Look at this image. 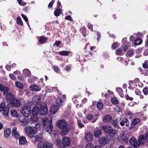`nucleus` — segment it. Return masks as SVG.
Returning a JSON list of instances; mask_svg holds the SVG:
<instances>
[{
    "label": "nucleus",
    "mask_w": 148,
    "mask_h": 148,
    "mask_svg": "<svg viewBox=\"0 0 148 148\" xmlns=\"http://www.w3.org/2000/svg\"><path fill=\"white\" fill-rule=\"evenodd\" d=\"M58 127L62 131L61 134L62 135H64L67 134L70 130V125H68L66 122L64 120H59L58 123Z\"/></svg>",
    "instance_id": "f257e3e1"
},
{
    "label": "nucleus",
    "mask_w": 148,
    "mask_h": 148,
    "mask_svg": "<svg viewBox=\"0 0 148 148\" xmlns=\"http://www.w3.org/2000/svg\"><path fill=\"white\" fill-rule=\"evenodd\" d=\"M48 109L46 106H35L32 109V114L37 115L39 113L40 115L45 116L47 114Z\"/></svg>",
    "instance_id": "f03ea898"
},
{
    "label": "nucleus",
    "mask_w": 148,
    "mask_h": 148,
    "mask_svg": "<svg viewBox=\"0 0 148 148\" xmlns=\"http://www.w3.org/2000/svg\"><path fill=\"white\" fill-rule=\"evenodd\" d=\"M25 130L27 134L31 138L34 137V135L36 133L35 128L28 125L25 127Z\"/></svg>",
    "instance_id": "7ed1b4c3"
},
{
    "label": "nucleus",
    "mask_w": 148,
    "mask_h": 148,
    "mask_svg": "<svg viewBox=\"0 0 148 148\" xmlns=\"http://www.w3.org/2000/svg\"><path fill=\"white\" fill-rule=\"evenodd\" d=\"M101 128L104 132L110 135L114 134L116 132V130L113 129L112 127L108 125L103 126Z\"/></svg>",
    "instance_id": "20e7f679"
},
{
    "label": "nucleus",
    "mask_w": 148,
    "mask_h": 148,
    "mask_svg": "<svg viewBox=\"0 0 148 148\" xmlns=\"http://www.w3.org/2000/svg\"><path fill=\"white\" fill-rule=\"evenodd\" d=\"M31 109L29 106H26L23 107L22 110V113L23 115L25 117H29L31 113Z\"/></svg>",
    "instance_id": "39448f33"
},
{
    "label": "nucleus",
    "mask_w": 148,
    "mask_h": 148,
    "mask_svg": "<svg viewBox=\"0 0 148 148\" xmlns=\"http://www.w3.org/2000/svg\"><path fill=\"white\" fill-rule=\"evenodd\" d=\"M110 141V137L109 136H105L101 138L99 140L100 145L102 146L108 143Z\"/></svg>",
    "instance_id": "423d86ee"
},
{
    "label": "nucleus",
    "mask_w": 148,
    "mask_h": 148,
    "mask_svg": "<svg viewBox=\"0 0 148 148\" xmlns=\"http://www.w3.org/2000/svg\"><path fill=\"white\" fill-rule=\"evenodd\" d=\"M129 143L134 148H137L139 147V144L134 137H132L129 140Z\"/></svg>",
    "instance_id": "0eeeda50"
},
{
    "label": "nucleus",
    "mask_w": 148,
    "mask_h": 148,
    "mask_svg": "<svg viewBox=\"0 0 148 148\" xmlns=\"http://www.w3.org/2000/svg\"><path fill=\"white\" fill-rule=\"evenodd\" d=\"M41 123H42V125L46 126L52 123V121L51 120H49V119L46 117H44L42 119Z\"/></svg>",
    "instance_id": "6e6552de"
},
{
    "label": "nucleus",
    "mask_w": 148,
    "mask_h": 148,
    "mask_svg": "<svg viewBox=\"0 0 148 148\" xmlns=\"http://www.w3.org/2000/svg\"><path fill=\"white\" fill-rule=\"evenodd\" d=\"M10 103L14 106L19 107L20 106V103L19 100L15 99H11L10 100Z\"/></svg>",
    "instance_id": "1a4fd4ad"
},
{
    "label": "nucleus",
    "mask_w": 148,
    "mask_h": 148,
    "mask_svg": "<svg viewBox=\"0 0 148 148\" xmlns=\"http://www.w3.org/2000/svg\"><path fill=\"white\" fill-rule=\"evenodd\" d=\"M70 143V140L69 138L66 137H63L62 143L65 147L69 145Z\"/></svg>",
    "instance_id": "9d476101"
},
{
    "label": "nucleus",
    "mask_w": 148,
    "mask_h": 148,
    "mask_svg": "<svg viewBox=\"0 0 148 148\" xmlns=\"http://www.w3.org/2000/svg\"><path fill=\"white\" fill-rule=\"evenodd\" d=\"M12 135L16 138H18L20 137V135L18 134V131L17 130L16 127H14L13 128L11 132Z\"/></svg>",
    "instance_id": "9b49d317"
},
{
    "label": "nucleus",
    "mask_w": 148,
    "mask_h": 148,
    "mask_svg": "<svg viewBox=\"0 0 148 148\" xmlns=\"http://www.w3.org/2000/svg\"><path fill=\"white\" fill-rule=\"evenodd\" d=\"M111 124L113 125L114 128L117 129L120 128L118 120L117 119H116L112 120L111 121Z\"/></svg>",
    "instance_id": "f8f14e48"
},
{
    "label": "nucleus",
    "mask_w": 148,
    "mask_h": 148,
    "mask_svg": "<svg viewBox=\"0 0 148 148\" xmlns=\"http://www.w3.org/2000/svg\"><path fill=\"white\" fill-rule=\"evenodd\" d=\"M93 136L92 134L90 133H88L85 136V140L86 142H91L92 140Z\"/></svg>",
    "instance_id": "ddd939ff"
},
{
    "label": "nucleus",
    "mask_w": 148,
    "mask_h": 148,
    "mask_svg": "<svg viewBox=\"0 0 148 148\" xmlns=\"http://www.w3.org/2000/svg\"><path fill=\"white\" fill-rule=\"evenodd\" d=\"M145 140V137L143 135H140L139 136L138 139V141L139 146L140 145L143 144Z\"/></svg>",
    "instance_id": "4468645a"
},
{
    "label": "nucleus",
    "mask_w": 148,
    "mask_h": 148,
    "mask_svg": "<svg viewBox=\"0 0 148 148\" xmlns=\"http://www.w3.org/2000/svg\"><path fill=\"white\" fill-rule=\"evenodd\" d=\"M40 99L41 97L39 95L34 96L32 99V101L34 103H38L40 102Z\"/></svg>",
    "instance_id": "2eb2a0df"
},
{
    "label": "nucleus",
    "mask_w": 148,
    "mask_h": 148,
    "mask_svg": "<svg viewBox=\"0 0 148 148\" xmlns=\"http://www.w3.org/2000/svg\"><path fill=\"white\" fill-rule=\"evenodd\" d=\"M58 107L56 104L52 105L50 108L51 112L52 114H55L57 111Z\"/></svg>",
    "instance_id": "dca6fc26"
},
{
    "label": "nucleus",
    "mask_w": 148,
    "mask_h": 148,
    "mask_svg": "<svg viewBox=\"0 0 148 148\" xmlns=\"http://www.w3.org/2000/svg\"><path fill=\"white\" fill-rule=\"evenodd\" d=\"M112 119V117L110 115H106L103 118V121L105 123L110 122Z\"/></svg>",
    "instance_id": "f3484780"
},
{
    "label": "nucleus",
    "mask_w": 148,
    "mask_h": 148,
    "mask_svg": "<svg viewBox=\"0 0 148 148\" xmlns=\"http://www.w3.org/2000/svg\"><path fill=\"white\" fill-rule=\"evenodd\" d=\"M94 134L96 137L99 138L101 135V132L99 129H95L94 131Z\"/></svg>",
    "instance_id": "a211bd4d"
},
{
    "label": "nucleus",
    "mask_w": 148,
    "mask_h": 148,
    "mask_svg": "<svg viewBox=\"0 0 148 148\" xmlns=\"http://www.w3.org/2000/svg\"><path fill=\"white\" fill-rule=\"evenodd\" d=\"M29 88L32 91H38L40 90V88L36 85H33L30 86Z\"/></svg>",
    "instance_id": "6ab92c4d"
},
{
    "label": "nucleus",
    "mask_w": 148,
    "mask_h": 148,
    "mask_svg": "<svg viewBox=\"0 0 148 148\" xmlns=\"http://www.w3.org/2000/svg\"><path fill=\"white\" fill-rule=\"evenodd\" d=\"M52 144L47 142H44L42 145V148H52Z\"/></svg>",
    "instance_id": "aec40b11"
},
{
    "label": "nucleus",
    "mask_w": 148,
    "mask_h": 148,
    "mask_svg": "<svg viewBox=\"0 0 148 148\" xmlns=\"http://www.w3.org/2000/svg\"><path fill=\"white\" fill-rule=\"evenodd\" d=\"M11 134V129L10 128H7L4 131V137L5 138H8Z\"/></svg>",
    "instance_id": "412c9836"
},
{
    "label": "nucleus",
    "mask_w": 148,
    "mask_h": 148,
    "mask_svg": "<svg viewBox=\"0 0 148 148\" xmlns=\"http://www.w3.org/2000/svg\"><path fill=\"white\" fill-rule=\"evenodd\" d=\"M53 128V126L52 125V124L50 123L49 125L46 126L45 127V130L46 131L48 132L49 133H50L51 131H52Z\"/></svg>",
    "instance_id": "4be33fe9"
},
{
    "label": "nucleus",
    "mask_w": 148,
    "mask_h": 148,
    "mask_svg": "<svg viewBox=\"0 0 148 148\" xmlns=\"http://www.w3.org/2000/svg\"><path fill=\"white\" fill-rule=\"evenodd\" d=\"M27 142L26 139L24 136L20 137L19 139V144L20 145H24Z\"/></svg>",
    "instance_id": "5701e85b"
},
{
    "label": "nucleus",
    "mask_w": 148,
    "mask_h": 148,
    "mask_svg": "<svg viewBox=\"0 0 148 148\" xmlns=\"http://www.w3.org/2000/svg\"><path fill=\"white\" fill-rule=\"evenodd\" d=\"M32 114L33 115L31 117V121L33 123L37 121L38 120V118L36 116L37 115Z\"/></svg>",
    "instance_id": "b1692460"
},
{
    "label": "nucleus",
    "mask_w": 148,
    "mask_h": 148,
    "mask_svg": "<svg viewBox=\"0 0 148 148\" xmlns=\"http://www.w3.org/2000/svg\"><path fill=\"white\" fill-rule=\"evenodd\" d=\"M42 133L40 132L35 136V138L37 141H40L42 138Z\"/></svg>",
    "instance_id": "393cba45"
},
{
    "label": "nucleus",
    "mask_w": 148,
    "mask_h": 148,
    "mask_svg": "<svg viewBox=\"0 0 148 148\" xmlns=\"http://www.w3.org/2000/svg\"><path fill=\"white\" fill-rule=\"evenodd\" d=\"M62 104V100L60 98H58L56 100V105L59 107Z\"/></svg>",
    "instance_id": "a878e982"
},
{
    "label": "nucleus",
    "mask_w": 148,
    "mask_h": 148,
    "mask_svg": "<svg viewBox=\"0 0 148 148\" xmlns=\"http://www.w3.org/2000/svg\"><path fill=\"white\" fill-rule=\"evenodd\" d=\"M47 40V38L44 36H40L39 38V42L41 44L46 43Z\"/></svg>",
    "instance_id": "bb28decb"
},
{
    "label": "nucleus",
    "mask_w": 148,
    "mask_h": 148,
    "mask_svg": "<svg viewBox=\"0 0 148 148\" xmlns=\"http://www.w3.org/2000/svg\"><path fill=\"white\" fill-rule=\"evenodd\" d=\"M120 137L122 140L124 141L125 142H126L128 141L127 136L124 134H121V135Z\"/></svg>",
    "instance_id": "cd10ccee"
},
{
    "label": "nucleus",
    "mask_w": 148,
    "mask_h": 148,
    "mask_svg": "<svg viewBox=\"0 0 148 148\" xmlns=\"http://www.w3.org/2000/svg\"><path fill=\"white\" fill-rule=\"evenodd\" d=\"M29 121V120L28 119L23 120L20 119V122L21 123V125L23 126H25L28 123Z\"/></svg>",
    "instance_id": "c85d7f7f"
},
{
    "label": "nucleus",
    "mask_w": 148,
    "mask_h": 148,
    "mask_svg": "<svg viewBox=\"0 0 148 148\" xmlns=\"http://www.w3.org/2000/svg\"><path fill=\"white\" fill-rule=\"evenodd\" d=\"M24 75L27 76H29L31 75L30 71L28 69H25L23 71Z\"/></svg>",
    "instance_id": "c756f323"
},
{
    "label": "nucleus",
    "mask_w": 148,
    "mask_h": 148,
    "mask_svg": "<svg viewBox=\"0 0 148 148\" xmlns=\"http://www.w3.org/2000/svg\"><path fill=\"white\" fill-rule=\"evenodd\" d=\"M116 92L119 93L121 97L123 96V94L122 93L123 90L121 88H117L116 89Z\"/></svg>",
    "instance_id": "7c9ffc66"
},
{
    "label": "nucleus",
    "mask_w": 148,
    "mask_h": 148,
    "mask_svg": "<svg viewBox=\"0 0 148 148\" xmlns=\"http://www.w3.org/2000/svg\"><path fill=\"white\" fill-rule=\"evenodd\" d=\"M16 86L18 88L22 89L23 88V85L21 82L17 81L15 83Z\"/></svg>",
    "instance_id": "2f4dec72"
},
{
    "label": "nucleus",
    "mask_w": 148,
    "mask_h": 148,
    "mask_svg": "<svg viewBox=\"0 0 148 148\" xmlns=\"http://www.w3.org/2000/svg\"><path fill=\"white\" fill-rule=\"evenodd\" d=\"M11 113L13 116L17 118L19 116L18 114L15 110H12L11 112Z\"/></svg>",
    "instance_id": "473e14b6"
},
{
    "label": "nucleus",
    "mask_w": 148,
    "mask_h": 148,
    "mask_svg": "<svg viewBox=\"0 0 148 148\" xmlns=\"http://www.w3.org/2000/svg\"><path fill=\"white\" fill-rule=\"evenodd\" d=\"M16 21L18 24L20 26H23V24L21 18L18 16L16 18Z\"/></svg>",
    "instance_id": "72a5a7b5"
},
{
    "label": "nucleus",
    "mask_w": 148,
    "mask_h": 148,
    "mask_svg": "<svg viewBox=\"0 0 148 148\" xmlns=\"http://www.w3.org/2000/svg\"><path fill=\"white\" fill-rule=\"evenodd\" d=\"M127 56L131 57L134 54V50L132 49H130L127 52Z\"/></svg>",
    "instance_id": "f704fd0d"
},
{
    "label": "nucleus",
    "mask_w": 148,
    "mask_h": 148,
    "mask_svg": "<svg viewBox=\"0 0 148 148\" xmlns=\"http://www.w3.org/2000/svg\"><path fill=\"white\" fill-rule=\"evenodd\" d=\"M61 13V9H56L54 12V14L56 16H59L60 14Z\"/></svg>",
    "instance_id": "c9c22d12"
},
{
    "label": "nucleus",
    "mask_w": 148,
    "mask_h": 148,
    "mask_svg": "<svg viewBox=\"0 0 148 148\" xmlns=\"http://www.w3.org/2000/svg\"><path fill=\"white\" fill-rule=\"evenodd\" d=\"M142 42V40L140 38H137L135 40L134 43L136 45H138L140 44Z\"/></svg>",
    "instance_id": "e433bc0d"
},
{
    "label": "nucleus",
    "mask_w": 148,
    "mask_h": 148,
    "mask_svg": "<svg viewBox=\"0 0 148 148\" xmlns=\"http://www.w3.org/2000/svg\"><path fill=\"white\" fill-rule=\"evenodd\" d=\"M12 95L11 93H7L6 94V98L7 99V100H9L10 101V100L11 99H13V98H12Z\"/></svg>",
    "instance_id": "4c0bfd02"
},
{
    "label": "nucleus",
    "mask_w": 148,
    "mask_h": 148,
    "mask_svg": "<svg viewBox=\"0 0 148 148\" xmlns=\"http://www.w3.org/2000/svg\"><path fill=\"white\" fill-rule=\"evenodd\" d=\"M69 54V52L67 51H62L59 52V54L60 55L64 56L68 55Z\"/></svg>",
    "instance_id": "58836bf2"
},
{
    "label": "nucleus",
    "mask_w": 148,
    "mask_h": 148,
    "mask_svg": "<svg viewBox=\"0 0 148 148\" xmlns=\"http://www.w3.org/2000/svg\"><path fill=\"white\" fill-rule=\"evenodd\" d=\"M111 101L112 103L117 104L118 103V101L115 97H114L111 99Z\"/></svg>",
    "instance_id": "ea45409f"
},
{
    "label": "nucleus",
    "mask_w": 148,
    "mask_h": 148,
    "mask_svg": "<svg viewBox=\"0 0 148 148\" xmlns=\"http://www.w3.org/2000/svg\"><path fill=\"white\" fill-rule=\"evenodd\" d=\"M103 106V103L101 102H98L97 104V107L99 109H101Z\"/></svg>",
    "instance_id": "a19ab883"
},
{
    "label": "nucleus",
    "mask_w": 148,
    "mask_h": 148,
    "mask_svg": "<svg viewBox=\"0 0 148 148\" xmlns=\"http://www.w3.org/2000/svg\"><path fill=\"white\" fill-rule=\"evenodd\" d=\"M6 104L5 102H3L0 105V112L2 111L5 108Z\"/></svg>",
    "instance_id": "79ce46f5"
},
{
    "label": "nucleus",
    "mask_w": 148,
    "mask_h": 148,
    "mask_svg": "<svg viewBox=\"0 0 148 148\" xmlns=\"http://www.w3.org/2000/svg\"><path fill=\"white\" fill-rule=\"evenodd\" d=\"M3 110V114L5 115H8L9 113V108L7 107H5Z\"/></svg>",
    "instance_id": "37998d69"
},
{
    "label": "nucleus",
    "mask_w": 148,
    "mask_h": 148,
    "mask_svg": "<svg viewBox=\"0 0 148 148\" xmlns=\"http://www.w3.org/2000/svg\"><path fill=\"white\" fill-rule=\"evenodd\" d=\"M119 46L118 43L117 42H115L112 45V49H115L117 48Z\"/></svg>",
    "instance_id": "c03bdc74"
},
{
    "label": "nucleus",
    "mask_w": 148,
    "mask_h": 148,
    "mask_svg": "<svg viewBox=\"0 0 148 148\" xmlns=\"http://www.w3.org/2000/svg\"><path fill=\"white\" fill-rule=\"evenodd\" d=\"M127 114V116L128 118L131 119L133 117V114L130 111H128Z\"/></svg>",
    "instance_id": "a18cd8bd"
},
{
    "label": "nucleus",
    "mask_w": 148,
    "mask_h": 148,
    "mask_svg": "<svg viewBox=\"0 0 148 148\" xmlns=\"http://www.w3.org/2000/svg\"><path fill=\"white\" fill-rule=\"evenodd\" d=\"M53 69L56 73H59L60 72L59 68L57 66H54L53 67Z\"/></svg>",
    "instance_id": "49530a36"
},
{
    "label": "nucleus",
    "mask_w": 148,
    "mask_h": 148,
    "mask_svg": "<svg viewBox=\"0 0 148 148\" xmlns=\"http://www.w3.org/2000/svg\"><path fill=\"white\" fill-rule=\"evenodd\" d=\"M77 123L79 127L80 128L84 127V125L82 123L80 120H78Z\"/></svg>",
    "instance_id": "de8ad7c7"
},
{
    "label": "nucleus",
    "mask_w": 148,
    "mask_h": 148,
    "mask_svg": "<svg viewBox=\"0 0 148 148\" xmlns=\"http://www.w3.org/2000/svg\"><path fill=\"white\" fill-rule=\"evenodd\" d=\"M9 90L8 88L7 87H5L4 86L3 87V90H2V91H3L4 92V94H6L7 93H8V92Z\"/></svg>",
    "instance_id": "09e8293b"
},
{
    "label": "nucleus",
    "mask_w": 148,
    "mask_h": 148,
    "mask_svg": "<svg viewBox=\"0 0 148 148\" xmlns=\"http://www.w3.org/2000/svg\"><path fill=\"white\" fill-rule=\"evenodd\" d=\"M94 117L93 115L91 114H88L87 116V119L89 121L91 120Z\"/></svg>",
    "instance_id": "8fccbe9b"
},
{
    "label": "nucleus",
    "mask_w": 148,
    "mask_h": 148,
    "mask_svg": "<svg viewBox=\"0 0 148 148\" xmlns=\"http://www.w3.org/2000/svg\"><path fill=\"white\" fill-rule=\"evenodd\" d=\"M140 121V120L138 118L134 119L132 121V122L136 125L137 124H138Z\"/></svg>",
    "instance_id": "3c124183"
},
{
    "label": "nucleus",
    "mask_w": 148,
    "mask_h": 148,
    "mask_svg": "<svg viewBox=\"0 0 148 148\" xmlns=\"http://www.w3.org/2000/svg\"><path fill=\"white\" fill-rule=\"evenodd\" d=\"M143 66L144 68H148V61H145Z\"/></svg>",
    "instance_id": "603ef678"
},
{
    "label": "nucleus",
    "mask_w": 148,
    "mask_h": 148,
    "mask_svg": "<svg viewBox=\"0 0 148 148\" xmlns=\"http://www.w3.org/2000/svg\"><path fill=\"white\" fill-rule=\"evenodd\" d=\"M143 92L145 95H147L148 94V88H145L143 90Z\"/></svg>",
    "instance_id": "864d4df0"
},
{
    "label": "nucleus",
    "mask_w": 148,
    "mask_h": 148,
    "mask_svg": "<svg viewBox=\"0 0 148 148\" xmlns=\"http://www.w3.org/2000/svg\"><path fill=\"white\" fill-rule=\"evenodd\" d=\"M55 144L57 146L60 147L61 144V141L59 140H58L56 141Z\"/></svg>",
    "instance_id": "5fc2aeb1"
},
{
    "label": "nucleus",
    "mask_w": 148,
    "mask_h": 148,
    "mask_svg": "<svg viewBox=\"0 0 148 148\" xmlns=\"http://www.w3.org/2000/svg\"><path fill=\"white\" fill-rule=\"evenodd\" d=\"M60 43V41H56L55 43H54L53 45V46H56L57 47H58L59 46V45Z\"/></svg>",
    "instance_id": "6e6d98bb"
},
{
    "label": "nucleus",
    "mask_w": 148,
    "mask_h": 148,
    "mask_svg": "<svg viewBox=\"0 0 148 148\" xmlns=\"http://www.w3.org/2000/svg\"><path fill=\"white\" fill-rule=\"evenodd\" d=\"M54 2V1L52 0L51 1L48 5V8H51L52 7V5Z\"/></svg>",
    "instance_id": "4d7b16f0"
},
{
    "label": "nucleus",
    "mask_w": 148,
    "mask_h": 148,
    "mask_svg": "<svg viewBox=\"0 0 148 148\" xmlns=\"http://www.w3.org/2000/svg\"><path fill=\"white\" fill-rule=\"evenodd\" d=\"M21 16L26 22H27L28 21V19L25 15L22 14H21Z\"/></svg>",
    "instance_id": "13d9d810"
},
{
    "label": "nucleus",
    "mask_w": 148,
    "mask_h": 148,
    "mask_svg": "<svg viewBox=\"0 0 148 148\" xmlns=\"http://www.w3.org/2000/svg\"><path fill=\"white\" fill-rule=\"evenodd\" d=\"M125 98L127 100H130V101H132L133 99L132 97H130L127 94H126L125 96Z\"/></svg>",
    "instance_id": "bf43d9fd"
},
{
    "label": "nucleus",
    "mask_w": 148,
    "mask_h": 148,
    "mask_svg": "<svg viewBox=\"0 0 148 148\" xmlns=\"http://www.w3.org/2000/svg\"><path fill=\"white\" fill-rule=\"evenodd\" d=\"M92 145L90 143L88 144L86 146L85 148H92Z\"/></svg>",
    "instance_id": "052dcab7"
},
{
    "label": "nucleus",
    "mask_w": 148,
    "mask_h": 148,
    "mask_svg": "<svg viewBox=\"0 0 148 148\" xmlns=\"http://www.w3.org/2000/svg\"><path fill=\"white\" fill-rule=\"evenodd\" d=\"M135 92L137 95H139L140 94L141 92L138 89L136 88L135 89Z\"/></svg>",
    "instance_id": "680f3d73"
},
{
    "label": "nucleus",
    "mask_w": 148,
    "mask_h": 148,
    "mask_svg": "<svg viewBox=\"0 0 148 148\" xmlns=\"http://www.w3.org/2000/svg\"><path fill=\"white\" fill-rule=\"evenodd\" d=\"M121 52V50L120 49H118L116 51V54L117 55H120Z\"/></svg>",
    "instance_id": "e2e57ef3"
},
{
    "label": "nucleus",
    "mask_w": 148,
    "mask_h": 148,
    "mask_svg": "<svg viewBox=\"0 0 148 148\" xmlns=\"http://www.w3.org/2000/svg\"><path fill=\"white\" fill-rule=\"evenodd\" d=\"M145 137V141L147 142H148V132L146 133Z\"/></svg>",
    "instance_id": "0e129e2a"
},
{
    "label": "nucleus",
    "mask_w": 148,
    "mask_h": 148,
    "mask_svg": "<svg viewBox=\"0 0 148 148\" xmlns=\"http://www.w3.org/2000/svg\"><path fill=\"white\" fill-rule=\"evenodd\" d=\"M9 76L12 79H14L16 78L15 76L12 74H9Z\"/></svg>",
    "instance_id": "69168bd1"
},
{
    "label": "nucleus",
    "mask_w": 148,
    "mask_h": 148,
    "mask_svg": "<svg viewBox=\"0 0 148 148\" xmlns=\"http://www.w3.org/2000/svg\"><path fill=\"white\" fill-rule=\"evenodd\" d=\"M87 26L88 28L91 31H92V25H91L90 23L88 24Z\"/></svg>",
    "instance_id": "338daca9"
},
{
    "label": "nucleus",
    "mask_w": 148,
    "mask_h": 148,
    "mask_svg": "<svg viewBox=\"0 0 148 148\" xmlns=\"http://www.w3.org/2000/svg\"><path fill=\"white\" fill-rule=\"evenodd\" d=\"M144 73L145 75H148V69H145L144 70Z\"/></svg>",
    "instance_id": "774afa93"
}]
</instances>
